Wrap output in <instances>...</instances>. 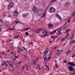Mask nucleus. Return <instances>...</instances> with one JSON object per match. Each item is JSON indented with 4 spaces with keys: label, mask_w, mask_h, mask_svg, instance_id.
<instances>
[{
    "label": "nucleus",
    "mask_w": 75,
    "mask_h": 75,
    "mask_svg": "<svg viewBox=\"0 0 75 75\" xmlns=\"http://www.w3.org/2000/svg\"><path fill=\"white\" fill-rule=\"evenodd\" d=\"M55 11H56L55 9L54 8H53L52 7L50 8L49 10V11L50 13H54Z\"/></svg>",
    "instance_id": "1"
},
{
    "label": "nucleus",
    "mask_w": 75,
    "mask_h": 75,
    "mask_svg": "<svg viewBox=\"0 0 75 75\" xmlns=\"http://www.w3.org/2000/svg\"><path fill=\"white\" fill-rule=\"evenodd\" d=\"M68 65H71L70 66L71 67H75V64L72 62H69L67 63Z\"/></svg>",
    "instance_id": "2"
},
{
    "label": "nucleus",
    "mask_w": 75,
    "mask_h": 75,
    "mask_svg": "<svg viewBox=\"0 0 75 75\" xmlns=\"http://www.w3.org/2000/svg\"><path fill=\"white\" fill-rule=\"evenodd\" d=\"M68 68L70 71H73V68H74V67H72V66H68Z\"/></svg>",
    "instance_id": "3"
},
{
    "label": "nucleus",
    "mask_w": 75,
    "mask_h": 75,
    "mask_svg": "<svg viewBox=\"0 0 75 75\" xmlns=\"http://www.w3.org/2000/svg\"><path fill=\"white\" fill-rule=\"evenodd\" d=\"M4 25V23L0 19V26H2Z\"/></svg>",
    "instance_id": "4"
},
{
    "label": "nucleus",
    "mask_w": 75,
    "mask_h": 75,
    "mask_svg": "<svg viewBox=\"0 0 75 75\" xmlns=\"http://www.w3.org/2000/svg\"><path fill=\"white\" fill-rule=\"evenodd\" d=\"M56 16V17H57L60 20H62V18L61 17V16H59V14H57Z\"/></svg>",
    "instance_id": "5"
},
{
    "label": "nucleus",
    "mask_w": 75,
    "mask_h": 75,
    "mask_svg": "<svg viewBox=\"0 0 75 75\" xmlns=\"http://www.w3.org/2000/svg\"><path fill=\"white\" fill-rule=\"evenodd\" d=\"M62 51L61 50H57V54L58 55H60V54L62 52Z\"/></svg>",
    "instance_id": "6"
},
{
    "label": "nucleus",
    "mask_w": 75,
    "mask_h": 75,
    "mask_svg": "<svg viewBox=\"0 0 75 75\" xmlns=\"http://www.w3.org/2000/svg\"><path fill=\"white\" fill-rule=\"evenodd\" d=\"M53 25H54L52 24L51 23H50L48 25V26L49 27V28H52V26H53Z\"/></svg>",
    "instance_id": "7"
},
{
    "label": "nucleus",
    "mask_w": 75,
    "mask_h": 75,
    "mask_svg": "<svg viewBox=\"0 0 75 75\" xmlns=\"http://www.w3.org/2000/svg\"><path fill=\"white\" fill-rule=\"evenodd\" d=\"M70 5V3L69 2H67L65 5V6L66 7H68L69 6V5Z\"/></svg>",
    "instance_id": "8"
},
{
    "label": "nucleus",
    "mask_w": 75,
    "mask_h": 75,
    "mask_svg": "<svg viewBox=\"0 0 75 75\" xmlns=\"http://www.w3.org/2000/svg\"><path fill=\"white\" fill-rule=\"evenodd\" d=\"M48 53V51H47V50H46L44 52V54H45L44 55V56H45V57H46V56L47 55V53Z\"/></svg>",
    "instance_id": "9"
},
{
    "label": "nucleus",
    "mask_w": 75,
    "mask_h": 75,
    "mask_svg": "<svg viewBox=\"0 0 75 75\" xmlns=\"http://www.w3.org/2000/svg\"><path fill=\"white\" fill-rule=\"evenodd\" d=\"M17 14H18V12H17V11H15L14 12L13 16H16L17 15Z\"/></svg>",
    "instance_id": "10"
},
{
    "label": "nucleus",
    "mask_w": 75,
    "mask_h": 75,
    "mask_svg": "<svg viewBox=\"0 0 75 75\" xmlns=\"http://www.w3.org/2000/svg\"><path fill=\"white\" fill-rule=\"evenodd\" d=\"M56 31H57V30H55L54 31H52V32H50L49 33H50V34L52 35V34H53V33H55L56 32Z\"/></svg>",
    "instance_id": "11"
},
{
    "label": "nucleus",
    "mask_w": 75,
    "mask_h": 75,
    "mask_svg": "<svg viewBox=\"0 0 75 75\" xmlns=\"http://www.w3.org/2000/svg\"><path fill=\"white\" fill-rule=\"evenodd\" d=\"M9 5H10L12 7H13L14 5V4H13V2H11L9 4Z\"/></svg>",
    "instance_id": "12"
},
{
    "label": "nucleus",
    "mask_w": 75,
    "mask_h": 75,
    "mask_svg": "<svg viewBox=\"0 0 75 75\" xmlns=\"http://www.w3.org/2000/svg\"><path fill=\"white\" fill-rule=\"evenodd\" d=\"M43 33L45 34V35H46V34H47V32H46V31L45 30H44L43 31Z\"/></svg>",
    "instance_id": "13"
},
{
    "label": "nucleus",
    "mask_w": 75,
    "mask_h": 75,
    "mask_svg": "<svg viewBox=\"0 0 75 75\" xmlns=\"http://www.w3.org/2000/svg\"><path fill=\"white\" fill-rule=\"evenodd\" d=\"M52 54H53V51H51L50 52L49 54L48 55H52Z\"/></svg>",
    "instance_id": "14"
},
{
    "label": "nucleus",
    "mask_w": 75,
    "mask_h": 75,
    "mask_svg": "<svg viewBox=\"0 0 75 75\" xmlns=\"http://www.w3.org/2000/svg\"><path fill=\"white\" fill-rule=\"evenodd\" d=\"M48 58L46 57V56H45V57L44 58V61H47V60H48Z\"/></svg>",
    "instance_id": "15"
},
{
    "label": "nucleus",
    "mask_w": 75,
    "mask_h": 75,
    "mask_svg": "<svg viewBox=\"0 0 75 75\" xmlns=\"http://www.w3.org/2000/svg\"><path fill=\"white\" fill-rule=\"evenodd\" d=\"M42 8H40L38 9V11L39 12H42Z\"/></svg>",
    "instance_id": "16"
},
{
    "label": "nucleus",
    "mask_w": 75,
    "mask_h": 75,
    "mask_svg": "<svg viewBox=\"0 0 75 75\" xmlns=\"http://www.w3.org/2000/svg\"><path fill=\"white\" fill-rule=\"evenodd\" d=\"M45 15H46V13H44L43 16L42 17V18H44V17H45Z\"/></svg>",
    "instance_id": "17"
},
{
    "label": "nucleus",
    "mask_w": 75,
    "mask_h": 75,
    "mask_svg": "<svg viewBox=\"0 0 75 75\" xmlns=\"http://www.w3.org/2000/svg\"><path fill=\"white\" fill-rule=\"evenodd\" d=\"M30 28H25V29H23V30L25 31H27V30H30Z\"/></svg>",
    "instance_id": "18"
},
{
    "label": "nucleus",
    "mask_w": 75,
    "mask_h": 75,
    "mask_svg": "<svg viewBox=\"0 0 75 75\" xmlns=\"http://www.w3.org/2000/svg\"><path fill=\"white\" fill-rule=\"evenodd\" d=\"M61 29H62V28H60L58 30V32H60L61 30Z\"/></svg>",
    "instance_id": "19"
},
{
    "label": "nucleus",
    "mask_w": 75,
    "mask_h": 75,
    "mask_svg": "<svg viewBox=\"0 0 75 75\" xmlns=\"http://www.w3.org/2000/svg\"><path fill=\"white\" fill-rule=\"evenodd\" d=\"M12 6L9 5L8 6V9H10V8H12Z\"/></svg>",
    "instance_id": "20"
},
{
    "label": "nucleus",
    "mask_w": 75,
    "mask_h": 75,
    "mask_svg": "<svg viewBox=\"0 0 75 75\" xmlns=\"http://www.w3.org/2000/svg\"><path fill=\"white\" fill-rule=\"evenodd\" d=\"M70 52L71 51H70V50H68L66 54H69L70 53Z\"/></svg>",
    "instance_id": "21"
},
{
    "label": "nucleus",
    "mask_w": 75,
    "mask_h": 75,
    "mask_svg": "<svg viewBox=\"0 0 75 75\" xmlns=\"http://www.w3.org/2000/svg\"><path fill=\"white\" fill-rule=\"evenodd\" d=\"M32 11H33V12L34 13L36 11H37V9H32Z\"/></svg>",
    "instance_id": "22"
},
{
    "label": "nucleus",
    "mask_w": 75,
    "mask_h": 75,
    "mask_svg": "<svg viewBox=\"0 0 75 75\" xmlns=\"http://www.w3.org/2000/svg\"><path fill=\"white\" fill-rule=\"evenodd\" d=\"M70 30H71V29H67V30L66 31V33H68V32H69Z\"/></svg>",
    "instance_id": "23"
},
{
    "label": "nucleus",
    "mask_w": 75,
    "mask_h": 75,
    "mask_svg": "<svg viewBox=\"0 0 75 75\" xmlns=\"http://www.w3.org/2000/svg\"><path fill=\"white\" fill-rule=\"evenodd\" d=\"M34 32H35V33H39V32L38 31V30H34Z\"/></svg>",
    "instance_id": "24"
},
{
    "label": "nucleus",
    "mask_w": 75,
    "mask_h": 75,
    "mask_svg": "<svg viewBox=\"0 0 75 75\" xmlns=\"http://www.w3.org/2000/svg\"><path fill=\"white\" fill-rule=\"evenodd\" d=\"M25 34L26 35H27V36H28V35H29V33H28V32H26Z\"/></svg>",
    "instance_id": "25"
},
{
    "label": "nucleus",
    "mask_w": 75,
    "mask_h": 75,
    "mask_svg": "<svg viewBox=\"0 0 75 75\" xmlns=\"http://www.w3.org/2000/svg\"><path fill=\"white\" fill-rule=\"evenodd\" d=\"M23 17H26L27 16H26V14H23Z\"/></svg>",
    "instance_id": "26"
},
{
    "label": "nucleus",
    "mask_w": 75,
    "mask_h": 75,
    "mask_svg": "<svg viewBox=\"0 0 75 75\" xmlns=\"http://www.w3.org/2000/svg\"><path fill=\"white\" fill-rule=\"evenodd\" d=\"M11 30V31H12V30H14V29H11V28H9L8 29V30Z\"/></svg>",
    "instance_id": "27"
},
{
    "label": "nucleus",
    "mask_w": 75,
    "mask_h": 75,
    "mask_svg": "<svg viewBox=\"0 0 75 75\" xmlns=\"http://www.w3.org/2000/svg\"><path fill=\"white\" fill-rule=\"evenodd\" d=\"M75 12L74 11V12L72 14V17H74V16H75Z\"/></svg>",
    "instance_id": "28"
},
{
    "label": "nucleus",
    "mask_w": 75,
    "mask_h": 75,
    "mask_svg": "<svg viewBox=\"0 0 75 75\" xmlns=\"http://www.w3.org/2000/svg\"><path fill=\"white\" fill-rule=\"evenodd\" d=\"M7 2H8V3H10L11 1V0H6Z\"/></svg>",
    "instance_id": "29"
},
{
    "label": "nucleus",
    "mask_w": 75,
    "mask_h": 75,
    "mask_svg": "<svg viewBox=\"0 0 75 75\" xmlns=\"http://www.w3.org/2000/svg\"><path fill=\"white\" fill-rule=\"evenodd\" d=\"M16 37L17 38H18L19 37H20V35H18L16 36Z\"/></svg>",
    "instance_id": "30"
},
{
    "label": "nucleus",
    "mask_w": 75,
    "mask_h": 75,
    "mask_svg": "<svg viewBox=\"0 0 75 75\" xmlns=\"http://www.w3.org/2000/svg\"><path fill=\"white\" fill-rule=\"evenodd\" d=\"M33 9H35L36 10H37V6H35L33 7Z\"/></svg>",
    "instance_id": "31"
},
{
    "label": "nucleus",
    "mask_w": 75,
    "mask_h": 75,
    "mask_svg": "<svg viewBox=\"0 0 75 75\" xmlns=\"http://www.w3.org/2000/svg\"><path fill=\"white\" fill-rule=\"evenodd\" d=\"M67 61H66V60H65L63 62L64 63H67Z\"/></svg>",
    "instance_id": "32"
},
{
    "label": "nucleus",
    "mask_w": 75,
    "mask_h": 75,
    "mask_svg": "<svg viewBox=\"0 0 75 75\" xmlns=\"http://www.w3.org/2000/svg\"><path fill=\"white\" fill-rule=\"evenodd\" d=\"M67 28V27L64 26L63 28V30H64Z\"/></svg>",
    "instance_id": "33"
},
{
    "label": "nucleus",
    "mask_w": 75,
    "mask_h": 75,
    "mask_svg": "<svg viewBox=\"0 0 75 75\" xmlns=\"http://www.w3.org/2000/svg\"><path fill=\"white\" fill-rule=\"evenodd\" d=\"M74 41H72V42H71V41L70 42V44H72V43H74Z\"/></svg>",
    "instance_id": "34"
},
{
    "label": "nucleus",
    "mask_w": 75,
    "mask_h": 75,
    "mask_svg": "<svg viewBox=\"0 0 75 75\" xmlns=\"http://www.w3.org/2000/svg\"><path fill=\"white\" fill-rule=\"evenodd\" d=\"M10 49L12 50V51H13L14 50V48L13 47H11Z\"/></svg>",
    "instance_id": "35"
},
{
    "label": "nucleus",
    "mask_w": 75,
    "mask_h": 75,
    "mask_svg": "<svg viewBox=\"0 0 75 75\" xmlns=\"http://www.w3.org/2000/svg\"><path fill=\"white\" fill-rule=\"evenodd\" d=\"M35 69H38V67H36L35 68Z\"/></svg>",
    "instance_id": "36"
},
{
    "label": "nucleus",
    "mask_w": 75,
    "mask_h": 75,
    "mask_svg": "<svg viewBox=\"0 0 75 75\" xmlns=\"http://www.w3.org/2000/svg\"><path fill=\"white\" fill-rule=\"evenodd\" d=\"M51 59V56L47 58L48 60H49V59Z\"/></svg>",
    "instance_id": "37"
},
{
    "label": "nucleus",
    "mask_w": 75,
    "mask_h": 75,
    "mask_svg": "<svg viewBox=\"0 0 75 75\" xmlns=\"http://www.w3.org/2000/svg\"><path fill=\"white\" fill-rule=\"evenodd\" d=\"M70 19H68L67 23H69V22H70Z\"/></svg>",
    "instance_id": "38"
},
{
    "label": "nucleus",
    "mask_w": 75,
    "mask_h": 75,
    "mask_svg": "<svg viewBox=\"0 0 75 75\" xmlns=\"http://www.w3.org/2000/svg\"><path fill=\"white\" fill-rule=\"evenodd\" d=\"M37 63L36 62H35L34 63V65H36L37 64H36V63Z\"/></svg>",
    "instance_id": "39"
},
{
    "label": "nucleus",
    "mask_w": 75,
    "mask_h": 75,
    "mask_svg": "<svg viewBox=\"0 0 75 75\" xmlns=\"http://www.w3.org/2000/svg\"><path fill=\"white\" fill-rule=\"evenodd\" d=\"M68 34H67V36H66V37H65V38H66V39H67V38H68Z\"/></svg>",
    "instance_id": "40"
},
{
    "label": "nucleus",
    "mask_w": 75,
    "mask_h": 75,
    "mask_svg": "<svg viewBox=\"0 0 75 75\" xmlns=\"http://www.w3.org/2000/svg\"><path fill=\"white\" fill-rule=\"evenodd\" d=\"M56 68H58V66H57V64H56Z\"/></svg>",
    "instance_id": "41"
},
{
    "label": "nucleus",
    "mask_w": 75,
    "mask_h": 75,
    "mask_svg": "<svg viewBox=\"0 0 75 75\" xmlns=\"http://www.w3.org/2000/svg\"><path fill=\"white\" fill-rule=\"evenodd\" d=\"M47 35H42V37H45V36H47Z\"/></svg>",
    "instance_id": "42"
},
{
    "label": "nucleus",
    "mask_w": 75,
    "mask_h": 75,
    "mask_svg": "<svg viewBox=\"0 0 75 75\" xmlns=\"http://www.w3.org/2000/svg\"><path fill=\"white\" fill-rule=\"evenodd\" d=\"M41 29H37L38 30V31H41Z\"/></svg>",
    "instance_id": "43"
},
{
    "label": "nucleus",
    "mask_w": 75,
    "mask_h": 75,
    "mask_svg": "<svg viewBox=\"0 0 75 75\" xmlns=\"http://www.w3.org/2000/svg\"><path fill=\"white\" fill-rule=\"evenodd\" d=\"M22 48H24V50H25V51H27V49H25V47H23Z\"/></svg>",
    "instance_id": "44"
},
{
    "label": "nucleus",
    "mask_w": 75,
    "mask_h": 75,
    "mask_svg": "<svg viewBox=\"0 0 75 75\" xmlns=\"http://www.w3.org/2000/svg\"><path fill=\"white\" fill-rule=\"evenodd\" d=\"M5 67H7V66H8V64H5Z\"/></svg>",
    "instance_id": "45"
},
{
    "label": "nucleus",
    "mask_w": 75,
    "mask_h": 75,
    "mask_svg": "<svg viewBox=\"0 0 75 75\" xmlns=\"http://www.w3.org/2000/svg\"><path fill=\"white\" fill-rule=\"evenodd\" d=\"M30 37H31V38H32L33 37V36L32 35H30Z\"/></svg>",
    "instance_id": "46"
},
{
    "label": "nucleus",
    "mask_w": 75,
    "mask_h": 75,
    "mask_svg": "<svg viewBox=\"0 0 75 75\" xmlns=\"http://www.w3.org/2000/svg\"><path fill=\"white\" fill-rule=\"evenodd\" d=\"M49 42L50 43H51V44H52V41L51 40Z\"/></svg>",
    "instance_id": "47"
},
{
    "label": "nucleus",
    "mask_w": 75,
    "mask_h": 75,
    "mask_svg": "<svg viewBox=\"0 0 75 75\" xmlns=\"http://www.w3.org/2000/svg\"><path fill=\"white\" fill-rule=\"evenodd\" d=\"M25 67H26L27 68V67H28V65H27V64H25Z\"/></svg>",
    "instance_id": "48"
},
{
    "label": "nucleus",
    "mask_w": 75,
    "mask_h": 75,
    "mask_svg": "<svg viewBox=\"0 0 75 75\" xmlns=\"http://www.w3.org/2000/svg\"><path fill=\"white\" fill-rule=\"evenodd\" d=\"M51 38H53V39H54V38H55V37H54H54L51 36Z\"/></svg>",
    "instance_id": "49"
},
{
    "label": "nucleus",
    "mask_w": 75,
    "mask_h": 75,
    "mask_svg": "<svg viewBox=\"0 0 75 75\" xmlns=\"http://www.w3.org/2000/svg\"><path fill=\"white\" fill-rule=\"evenodd\" d=\"M15 38H17V37H16V36H15L13 38V39H15Z\"/></svg>",
    "instance_id": "50"
},
{
    "label": "nucleus",
    "mask_w": 75,
    "mask_h": 75,
    "mask_svg": "<svg viewBox=\"0 0 75 75\" xmlns=\"http://www.w3.org/2000/svg\"><path fill=\"white\" fill-rule=\"evenodd\" d=\"M26 16H28V15H29V13H27L26 14Z\"/></svg>",
    "instance_id": "51"
},
{
    "label": "nucleus",
    "mask_w": 75,
    "mask_h": 75,
    "mask_svg": "<svg viewBox=\"0 0 75 75\" xmlns=\"http://www.w3.org/2000/svg\"><path fill=\"white\" fill-rule=\"evenodd\" d=\"M23 50L22 49L20 51V52H23Z\"/></svg>",
    "instance_id": "52"
},
{
    "label": "nucleus",
    "mask_w": 75,
    "mask_h": 75,
    "mask_svg": "<svg viewBox=\"0 0 75 75\" xmlns=\"http://www.w3.org/2000/svg\"><path fill=\"white\" fill-rule=\"evenodd\" d=\"M52 2H54V1H56V0H52Z\"/></svg>",
    "instance_id": "53"
},
{
    "label": "nucleus",
    "mask_w": 75,
    "mask_h": 75,
    "mask_svg": "<svg viewBox=\"0 0 75 75\" xmlns=\"http://www.w3.org/2000/svg\"><path fill=\"white\" fill-rule=\"evenodd\" d=\"M61 33V32H60L59 33H57V34H60Z\"/></svg>",
    "instance_id": "54"
},
{
    "label": "nucleus",
    "mask_w": 75,
    "mask_h": 75,
    "mask_svg": "<svg viewBox=\"0 0 75 75\" xmlns=\"http://www.w3.org/2000/svg\"><path fill=\"white\" fill-rule=\"evenodd\" d=\"M72 75H75V72H74Z\"/></svg>",
    "instance_id": "55"
},
{
    "label": "nucleus",
    "mask_w": 75,
    "mask_h": 75,
    "mask_svg": "<svg viewBox=\"0 0 75 75\" xmlns=\"http://www.w3.org/2000/svg\"><path fill=\"white\" fill-rule=\"evenodd\" d=\"M64 40V38L61 39V41H63V40Z\"/></svg>",
    "instance_id": "56"
},
{
    "label": "nucleus",
    "mask_w": 75,
    "mask_h": 75,
    "mask_svg": "<svg viewBox=\"0 0 75 75\" xmlns=\"http://www.w3.org/2000/svg\"><path fill=\"white\" fill-rule=\"evenodd\" d=\"M33 44V42H30V44Z\"/></svg>",
    "instance_id": "57"
},
{
    "label": "nucleus",
    "mask_w": 75,
    "mask_h": 75,
    "mask_svg": "<svg viewBox=\"0 0 75 75\" xmlns=\"http://www.w3.org/2000/svg\"><path fill=\"white\" fill-rule=\"evenodd\" d=\"M25 69H26V70H27V71H29V70H28V69L27 68H26Z\"/></svg>",
    "instance_id": "58"
},
{
    "label": "nucleus",
    "mask_w": 75,
    "mask_h": 75,
    "mask_svg": "<svg viewBox=\"0 0 75 75\" xmlns=\"http://www.w3.org/2000/svg\"><path fill=\"white\" fill-rule=\"evenodd\" d=\"M15 23L16 24H17V23H18V21H16V22H15Z\"/></svg>",
    "instance_id": "59"
},
{
    "label": "nucleus",
    "mask_w": 75,
    "mask_h": 75,
    "mask_svg": "<svg viewBox=\"0 0 75 75\" xmlns=\"http://www.w3.org/2000/svg\"><path fill=\"white\" fill-rule=\"evenodd\" d=\"M72 57H73V58H74V57H75V55H74L73 56H72Z\"/></svg>",
    "instance_id": "60"
},
{
    "label": "nucleus",
    "mask_w": 75,
    "mask_h": 75,
    "mask_svg": "<svg viewBox=\"0 0 75 75\" xmlns=\"http://www.w3.org/2000/svg\"><path fill=\"white\" fill-rule=\"evenodd\" d=\"M38 68H39V69L40 70L41 69V68L40 67H38Z\"/></svg>",
    "instance_id": "61"
},
{
    "label": "nucleus",
    "mask_w": 75,
    "mask_h": 75,
    "mask_svg": "<svg viewBox=\"0 0 75 75\" xmlns=\"http://www.w3.org/2000/svg\"><path fill=\"white\" fill-rule=\"evenodd\" d=\"M73 69V71H75V69L74 68Z\"/></svg>",
    "instance_id": "62"
},
{
    "label": "nucleus",
    "mask_w": 75,
    "mask_h": 75,
    "mask_svg": "<svg viewBox=\"0 0 75 75\" xmlns=\"http://www.w3.org/2000/svg\"><path fill=\"white\" fill-rule=\"evenodd\" d=\"M15 58H17V56H15Z\"/></svg>",
    "instance_id": "63"
},
{
    "label": "nucleus",
    "mask_w": 75,
    "mask_h": 75,
    "mask_svg": "<svg viewBox=\"0 0 75 75\" xmlns=\"http://www.w3.org/2000/svg\"><path fill=\"white\" fill-rule=\"evenodd\" d=\"M19 65H21V62H19Z\"/></svg>",
    "instance_id": "64"
}]
</instances>
